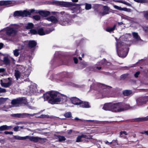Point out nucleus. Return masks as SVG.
Masks as SVG:
<instances>
[{
  "mask_svg": "<svg viewBox=\"0 0 148 148\" xmlns=\"http://www.w3.org/2000/svg\"><path fill=\"white\" fill-rule=\"evenodd\" d=\"M45 100H48L50 97L48 101L49 103L52 104H58L65 102L67 100L66 96L61 94L58 92L52 91L48 92L43 95Z\"/></svg>",
  "mask_w": 148,
  "mask_h": 148,
  "instance_id": "nucleus-1",
  "label": "nucleus"
},
{
  "mask_svg": "<svg viewBox=\"0 0 148 148\" xmlns=\"http://www.w3.org/2000/svg\"><path fill=\"white\" fill-rule=\"evenodd\" d=\"M124 105L122 103H108L105 104L103 108L106 110H111L113 112H117L122 111L129 108H124Z\"/></svg>",
  "mask_w": 148,
  "mask_h": 148,
  "instance_id": "nucleus-2",
  "label": "nucleus"
},
{
  "mask_svg": "<svg viewBox=\"0 0 148 148\" xmlns=\"http://www.w3.org/2000/svg\"><path fill=\"white\" fill-rule=\"evenodd\" d=\"M58 4L63 7L68 8L72 7L74 11L72 12V13L75 12L77 13H79L81 11L80 9V5L76 3H73L71 2L59 1L58 2Z\"/></svg>",
  "mask_w": 148,
  "mask_h": 148,
  "instance_id": "nucleus-3",
  "label": "nucleus"
},
{
  "mask_svg": "<svg viewBox=\"0 0 148 148\" xmlns=\"http://www.w3.org/2000/svg\"><path fill=\"white\" fill-rule=\"evenodd\" d=\"M71 102L73 104L83 108H89L90 106L88 102L83 101L76 97L70 98Z\"/></svg>",
  "mask_w": 148,
  "mask_h": 148,
  "instance_id": "nucleus-4",
  "label": "nucleus"
},
{
  "mask_svg": "<svg viewBox=\"0 0 148 148\" xmlns=\"http://www.w3.org/2000/svg\"><path fill=\"white\" fill-rule=\"evenodd\" d=\"M17 26L15 25H11L3 30L1 33L4 32L8 36H13L17 32Z\"/></svg>",
  "mask_w": 148,
  "mask_h": 148,
  "instance_id": "nucleus-5",
  "label": "nucleus"
},
{
  "mask_svg": "<svg viewBox=\"0 0 148 148\" xmlns=\"http://www.w3.org/2000/svg\"><path fill=\"white\" fill-rule=\"evenodd\" d=\"M46 19L49 21L52 22L53 23H58L63 25H66L68 23V19L66 18L64 20L63 18L58 19L55 16H51L47 18Z\"/></svg>",
  "mask_w": 148,
  "mask_h": 148,
  "instance_id": "nucleus-6",
  "label": "nucleus"
},
{
  "mask_svg": "<svg viewBox=\"0 0 148 148\" xmlns=\"http://www.w3.org/2000/svg\"><path fill=\"white\" fill-rule=\"evenodd\" d=\"M13 83V79L11 77L3 79L0 80V84L1 86L5 88L9 87Z\"/></svg>",
  "mask_w": 148,
  "mask_h": 148,
  "instance_id": "nucleus-7",
  "label": "nucleus"
},
{
  "mask_svg": "<svg viewBox=\"0 0 148 148\" xmlns=\"http://www.w3.org/2000/svg\"><path fill=\"white\" fill-rule=\"evenodd\" d=\"M124 46L120 43L116 45V50L118 55L120 57L122 58H125L127 55V52L123 51V49Z\"/></svg>",
  "mask_w": 148,
  "mask_h": 148,
  "instance_id": "nucleus-8",
  "label": "nucleus"
},
{
  "mask_svg": "<svg viewBox=\"0 0 148 148\" xmlns=\"http://www.w3.org/2000/svg\"><path fill=\"white\" fill-rule=\"evenodd\" d=\"M30 15L29 11L24 10L23 11H17L14 12V16H21L22 17L27 16Z\"/></svg>",
  "mask_w": 148,
  "mask_h": 148,
  "instance_id": "nucleus-9",
  "label": "nucleus"
},
{
  "mask_svg": "<svg viewBox=\"0 0 148 148\" xmlns=\"http://www.w3.org/2000/svg\"><path fill=\"white\" fill-rule=\"evenodd\" d=\"M53 30V29H44L42 28H40L38 30V33L40 35H45L49 34Z\"/></svg>",
  "mask_w": 148,
  "mask_h": 148,
  "instance_id": "nucleus-10",
  "label": "nucleus"
},
{
  "mask_svg": "<svg viewBox=\"0 0 148 148\" xmlns=\"http://www.w3.org/2000/svg\"><path fill=\"white\" fill-rule=\"evenodd\" d=\"M27 139H28L30 141L35 143L38 142L41 139V138L39 137L29 136H27Z\"/></svg>",
  "mask_w": 148,
  "mask_h": 148,
  "instance_id": "nucleus-11",
  "label": "nucleus"
},
{
  "mask_svg": "<svg viewBox=\"0 0 148 148\" xmlns=\"http://www.w3.org/2000/svg\"><path fill=\"white\" fill-rule=\"evenodd\" d=\"M114 8L116 9L121 11H124L128 12H131V10L130 9L127 8H121L116 5H113Z\"/></svg>",
  "mask_w": 148,
  "mask_h": 148,
  "instance_id": "nucleus-12",
  "label": "nucleus"
},
{
  "mask_svg": "<svg viewBox=\"0 0 148 148\" xmlns=\"http://www.w3.org/2000/svg\"><path fill=\"white\" fill-rule=\"evenodd\" d=\"M136 106H141L145 103L143 97H140L138 98L136 100Z\"/></svg>",
  "mask_w": 148,
  "mask_h": 148,
  "instance_id": "nucleus-13",
  "label": "nucleus"
},
{
  "mask_svg": "<svg viewBox=\"0 0 148 148\" xmlns=\"http://www.w3.org/2000/svg\"><path fill=\"white\" fill-rule=\"evenodd\" d=\"M103 9V12L102 13L103 15L108 14L110 12H111L112 10L111 9H110V8L107 6H104Z\"/></svg>",
  "mask_w": 148,
  "mask_h": 148,
  "instance_id": "nucleus-14",
  "label": "nucleus"
},
{
  "mask_svg": "<svg viewBox=\"0 0 148 148\" xmlns=\"http://www.w3.org/2000/svg\"><path fill=\"white\" fill-rule=\"evenodd\" d=\"M84 138L85 139H90L91 138L90 136H88L85 135H82L81 136H78L77 138L76 142H78L82 141L83 140L82 139V138Z\"/></svg>",
  "mask_w": 148,
  "mask_h": 148,
  "instance_id": "nucleus-15",
  "label": "nucleus"
},
{
  "mask_svg": "<svg viewBox=\"0 0 148 148\" xmlns=\"http://www.w3.org/2000/svg\"><path fill=\"white\" fill-rule=\"evenodd\" d=\"M36 113H34L33 114H14L15 116L20 117L21 116L23 117L24 116H33L36 114Z\"/></svg>",
  "mask_w": 148,
  "mask_h": 148,
  "instance_id": "nucleus-16",
  "label": "nucleus"
},
{
  "mask_svg": "<svg viewBox=\"0 0 148 148\" xmlns=\"http://www.w3.org/2000/svg\"><path fill=\"white\" fill-rule=\"evenodd\" d=\"M25 43L28 44L29 47L31 48L34 47L36 45V42L34 40H30L29 41H26Z\"/></svg>",
  "mask_w": 148,
  "mask_h": 148,
  "instance_id": "nucleus-17",
  "label": "nucleus"
},
{
  "mask_svg": "<svg viewBox=\"0 0 148 148\" xmlns=\"http://www.w3.org/2000/svg\"><path fill=\"white\" fill-rule=\"evenodd\" d=\"M38 13L42 16L46 17L49 15L50 14L49 12L48 11H39Z\"/></svg>",
  "mask_w": 148,
  "mask_h": 148,
  "instance_id": "nucleus-18",
  "label": "nucleus"
},
{
  "mask_svg": "<svg viewBox=\"0 0 148 148\" xmlns=\"http://www.w3.org/2000/svg\"><path fill=\"white\" fill-rule=\"evenodd\" d=\"M132 35L136 41H139L141 40L140 38L137 33L133 32L132 33Z\"/></svg>",
  "mask_w": 148,
  "mask_h": 148,
  "instance_id": "nucleus-19",
  "label": "nucleus"
},
{
  "mask_svg": "<svg viewBox=\"0 0 148 148\" xmlns=\"http://www.w3.org/2000/svg\"><path fill=\"white\" fill-rule=\"evenodd\" d=\"M11 127V126H9L6 125H2L0 127V131H4L8 130L10 129V128Z\"/></svg>",
  "mask_w": 148,
  "mask_h": 148,
  "instance_id": "nucleus-20",
  "label": "nucleus"
},
{
  "mask_svg": "<svg viewBox=\"0 0 148 148\" xmlns=\"http://www.w3.org/2000/svg\"><path fill=\"white\" fill-rule=\"evenodd\" d=\"M4 64L6 65H9L10 63V61L8 58L6 57H4L3 60Z\"/></svg>",
  "mask_w": 148,
  "mask_h": 148,
  "instance_id": "nucleus-21",
  "label": "nucleus"
},
{
  "mask_svg": "<svg viewBox=\"0 0 148 148\" xmlns=\"http://www.w3.org/2000/svg\"><path fill=\"white\" fill-rule=\"evenodd\" d=\"M11 3L10 1H0V5H7Z\"/></svg>",
  "mask_w": 148,
  "mask_h": 148,
  "instance_id": "nucleus-22",
  "label": "nucleus"
},
{
  "mask_svg": "<svg viewBox=\"0 0 148 148\" xmlns=\"http://www.w3.org/2000/svg\"><path fill=\"white\" fill-rule=\"evenodd\" d=\"M14 137L15 139L18 140H24L27 139V136L24 137H22L18 136H15Z\"/></svg>",
  "mask_w": 148,
  "mask_h": 148,
  "instance_id": "nucleus-23",
  "label": "nucleus"
},
{
  "mask_svg": "<svg viewBox=\"0 0 148 148\" xmlns=\"http://www.w3.org/2000/svg\"><path fill=\"white\" fill-rule=\"evenodd\" d=\"M19 101H20V100L19 98L13 100L11 102V103L13 105H16L17 104H20Z\"/></svg>",
  "mask_w": 148,
  "mask_h": 148,
  "instance_id": "nucleus-24",
  "label": "nucleus"
},
{
  "mask_svg": "<svg viewBox=\"0 0 148 148\" xmlns=\"http://www.w3.org/2000/svg\"><path fill=\"white\" fill-rule=\"evenodd\" d=\"M19 49H16L13 51V53L14 56L17 57L18 56L20 53Z\"/></svg>",
  "mask_w": 148,
  "mask_h": 148,
  "instance_id": "nucleus-25",
  "label": "nucleus"
},
{
  "mask_svg": "<svg viewBox=\"0 0 148 148\" xmlns=\"http://www.w3.org/2000/svg\"><path fill=\"white\" fill-rule=\"evenodd\" d=\"M21 75L20 73L18 71H15V76L17 80L20 77Z\"/></svg>",
  "mask_w": 148,
  "mask_h": 148,
  "instance_id": "nucleus-26",
  "label": "nucleus"
},
{
  "mask_svg": "<svg viewBox=\"0 0 148 148\" xmlns=\"http://www.w3.org/2000/svg\"><path fill=\"white\" fill-rule=\"evenodd\" d=\"M132 93V92L130 90H125L124 91L123 93L124 95L125 96H128L130 94H131Z\"/></svg>",
  "mask_w": 148,
  "mask_h": 148,
  "instance_id": "nucleus-27",
  "label": "nucleus"
},
{
  "mask_svg": "<svg viewBox=\"0 0 148 148\" xmlns=\"http://www.w3.org/2000/svg\"><path fill=\"white\" fill-rule=\"evenodd\" d=\"M20 101V104L26 103L27 102V100L25 98H19Z\"/></svg>",
  "mask_w": 148,
  "mask_h": 148,
  "instance_id": "nucleus-28",
  "label": "nucleus"
},
{
  "mask_svg": "<svg viewBox=\"0 0 148 148\" xmlns=\"http://www.w3.org/2000/svg\"><path fill=\"white\" fill-rule=\"evenodd\" d=\"M116 27V26L114 25L112 27H108L106 28V31L108 32H111L114 31Z\"/></svg>",
  "mask_w": 148,
  "mask_h": 148,
  "instance_id": "nucleus-29",
  "label": "nucleus"
},
{
  "mask_svg": "<svg viewBox=\"0 0 148 148\" xmlns=\"http://www.w3.org/2000/svg\"><path fill=\"white\" fill-rule=\"evenodd\" d=\"M26 27L27 29H31L34 27V25L32 23H29L27 24Z\"/></svg>",
  "mask_w": 148,
  "mask_h": 148,
  "instance_id": "nucleus-30",
  "label": "nucleus"
},
{
  "mask_svg": "<svg viewBox=\"0 0 148 148\" xmlns=\"http://www.w3.org/2000/svg\"><path fill=\"white\" fill-rule=\"evenodd\" d=\"M106 92L105 91H104L103 92H100L99 95V98H103V97L106 96Z\"/></svg>",
  "mask_w": 148,
  "mask_h": 148,
  "instance_id": "nucleus-31",
  "label": "nucleus"
},
{
  "mask_svg": "<svg viewBox=\"0 0 148 148\" xmlns=\"http://www.w3.org/2000/svg\"><path fill=\"white\" fill-rule=\"evenodd\" d=\"M136 2L140 3H145L148 2V0H134Z\"/></svg>",
  "mask_w": 148,
  "mask_h": 148,
  "instance_id": "nucleus-32",
  "label": "nucleus"
},
{
  "mask_svg": "<svg viewBox=\"0 0 148 148\" xmlns=\"http://www.w3.org/2000/svg\"><path fill=\"white\" fill-rule=\"evenodd\" d=\"M144 17L147 20H148V11H144L143 12Z\"/></svg>",
  "mask_w": 148,
  "mask_h": 148,
  "instance_id": "nucleus-33",
  "label": "nucleus"
},
{
  "mask_svg": "<svg viewBox=\"0 0 148 148\" xmlns=\"http://www.w3.org/2000/svg\"><path fill=\"white\" fill-rule=\"evenodd\" d=\"M148 120V117H144L138 118L137 119L138 121H144Z\"/></svg>",
  "mask_w": 148,
  "mask_h": 148,
  "instance_id": "nucleus-34",
  "label": "nucleus"
},
{
  "mask_svg": "<svg viewBox=\"0 0 148 148\" xmlns=\"http://www.w3.org/2000/svg\"><path fill=\"white\" fill-rule=\"evenodd\" d=\"M127 134V132L125 131H121L120 132V137H123L124 135H126Z\"/></svg>",
  "mask_w": 148,
  "mask_h": 148,
  "instance_id": "nucleus-35",
  "label": "nucleus"
},
{
  "mask_svg": "<svg viewBox=\"0 0 148 148\" xmlns=\"http://www.w3.org/2000/svg\"><path fill=\"white\" fill-rule=\"evenodd\" d=\"M91 8V4L88 3H86L85 9L87 10H88L90 9Z\"/></svg>",
  "mask_w": 148,
  "mask_h": 148,
  "instance_id": "nucleus-36",
  "label": "nucleus"
},
{
  "mask_svg": "<svg viewBox=\"0 0 148 148\" xmlns=\"http://www.w3.org/2000/svg\"><path fill=\"white\" fill-rule=\"evenodd\" d=\"M58 137L59 140L60 141L65 140L66 139L63 136H59Z\"/></svg>",
  "mask_w": 148,
  "mask_h": 148,
  "instance_id": "nucleus-37",
  "label": "nucleus"
},
{
  "mask_svg": "<svg viewBox=\"0 0 148 148\" xmlns=\"http://www.w3.org/2000/svg\"><path fill=\"white\" fill-rule=\"evenodd\" d=\"M120 2V3H123L124 4H125L126 5H128L129 6H131V4H130L127 2H126L125 1L121 0V1Z\"/></svg>",
  "mask_w": 148,
  "mask_h": 148,
  "instance_id": "nucleus-38",
  "label": "nucleus"
},
{
  "mask_svg": "<svg viewBox=\"0 0 148 148\" xmlns=\"http://www.w3.org/2000/svg\"><path fill=\"white\" fill-rule=\"evenodd\" d=\"M33 18L37 21H38L40 19V16L39 15H36L34 16H33Z\"/></svg>",
  "mask_w": 148,
  "mask_h": 148,
  "instance_id": "nucleus-39",
  "label": "nucleus"
},
{
  "mask_svg": "<svg viewBox=\"0 0 148 148\" xmlns=\"http://www.w3.org/2000/svg\"><path fill=\"white\" fill-rule=\"evenodd\" d=\"M6 98H0V104H1L4 102L6 100Z\"/></svg>",
  "mask_w": 148,
  "mask_h": 148,
  "instance_id": "nucleus-40",
  "label": "nucleus"
},
{
  "mask_svg": "<svg viewBox=\"0 0 148 148\" xmlns=\"http://www.w3.org/2000/svg\"><path fill=\"white\" fill-rule=\"evenodd\" d=\"M30 31L31 33L34 34H36L37 33V31L35 29H31Z\"/></svg>",
  "mask_w": 148,
  "mask_h": 148,
  "instance_id": "nucleus-41",
  "label": "nucleus"
},
{
  "mask_svg": "<svg viewBox=\"0 0 148 148\" xmlns=\"http://www.w3.org/2000/svg\"><path fill=\"white\" fill-rule=\"evenodd\" d=\"M64 115L66 117H70L71 116V113L70 112H68L65 113Z\"/></svg>",
  "mask_w": 148,
  "mask_h": 148,
  "instance_id": "nucleus-42",
  "label": "nucleus"
},
{
  "mask_svg": "<svg viewBox=\"0 0 148 148\" xmlns=\"http://www.w3.org/2000/svg\"><path fill=\"white\" fill-rule=\"evenodd\" d=\"M100 86L102 89H106L107 88L106 86L103 84H100Z\"/></svg>",
  "mask_w": 148,
  "mask_h": 148,
  "instance_id": "nucleus-43",
  "label": "nucleus"
},
{
  "mask_svg": "<svg viewBox=\"0 0 148 148\" xmlns=\"http://www.w3.org/2000/svg\"><path fill=\"white\" fill-rule=\"evenodd\" d=\"M143 98L144 99V101L146 103L148 101V96L143 97Z\"/></svg>",
  "mask_w": 148,
  "mask_h": 148,
  "instance_id": "nucleus-44",
  "label": "nucleus"
},
{
  "mask_svg": "<svg viewBox=\"0 0 148 148\" xmlns=\"http://www.w3.org/2000/svg\"><path fill=\"white\" fill-rule=\"evenodd\" d=\"M6 90L4 88H0V92H6Z\"/></svg>",
  "mask_w": 148,
  "mask_h": 148,
  "instance_id": "nucleus-45",
  "label": "nucleus"
},
{
  "mask_svg": "<svg viewBox=\"0 0 148 148\" xmlns=\"http://www.w3.org/2000/svg\"><path fill=\"white\" fill-rule=\"evenodd\" d=\"M4 133L5 134H12L13 133V132H8V131H5L4 132Z\"/></svg>",
  "mask_w": 148,
  "mask_h": 148,
  "instance_id": "nucleus-46",
  "label": "nucleus"
},
{
  "mask_svg": "<svg viewBox=\"0 0 148 148\" xmlns=\"http://www.w3.org/2000/svg\"><path fill=\"white\" fill-rule=\"evenodd\" d=\"M41 139L39 141L41 143H44L46 141V139L44 138H41Z\"/></svg>",
  "mask_w": 148,
  "mask_h": 148,
  "instance_id": "nucleus-47",
  "label": "nucleus"
},
{
  "mask_svg": "<svg viewBox=\"0 0 148 148\" xmlns=\"http://www.w3.org/2000/svg\"><path fill=\"white\" fill-rule=\"evenodd\" d=\"M140 73V72L139 71H138L137 72H136L134 75L135 77H138V76L139 75Z\"/></svg>",
  "mask_w": 148,
  "mask_h": 148,
  "instance_id": "nucleus-48",
  "label": "nucleus"
},
{
  "mask_svg": "<svg viewBox=\"0 0 148 148\" xmlns=\"http://www.w3.org/2000/svg\"><path fill=\"white\" fill-rule=\"evenodd\" d=\"M127 76V75L126 74L122 75L121 76V78L122 79H124Z\"/></svg>",
  "mask_w": 148,
  "mask_h": 148,
  "instance_id": "nucleus-49",
  "label": "nucleus"
},
{
  "mask_svg": "<svg viewBox=\"0 0 148 148\" xmlns=\"http://www.w3.org/2000/svg\"><path fill=\"white\" fill-rule=\"evenodd\" d=\"M5 71V69L3 68L0 69V73H3Z\"/></svg>",
  "mask_w": 148,
  "mask_h": 148,
  "instance_id": "nucleus-50",
  "label": "nucleus"
},
{
  "mask_svg": "<svg viewBox=\"0 0 148 148\" xmlns=\"http://www.w3.org/2000/svg\"><path fill=\"white\" fill-rule=\"evenodd\" d=\"M19 128L18 126H16L14 128V130L15 131H17Z\"/></svg>",
  "mask_w": 148,
  "mask_h": 148,
  "instance_id": "nucleus-51",
  "label": "nucleus"
},
{
  "mask_svg": "<svg viewBox=\"0 0 148 148\" xmlns=\"http://www.w3.org/2000/svg\"><path fill=\"white\" fill-rule=\"evenodd\" d=\"M74 60V62L76 64L78 62V60L75 57L73 58Z\"/></svg>",
  "mask_w": 148,
  "mask_h": 148,
  "instance_id": "nucleus-52",
  "label": "nucleus"
},
{
  "mask_svg": "<svg viewBox=\"0 0 148 148\" xmlns=\"http://www.w3.org/2000/svg\"><path fill=\"white\" fill-rule=\"evenodd\" d=\"M47 116L45 115H41L39 117L40 118H46L47 117Z\"/></svg>",
  "mask_w": 148,
  "mask_h": 148,
  "instance_id": "nucleus-53",
  "label": "nucleus"
},
{
  "mask_svg": "<svg viewBox=\"0 0 148 148\" xmlns=\"http://www.w3.org/2000/svg\"><path fill=\"white\" fill-rule=\"evenodd\" d=\"M142 134H145L146 135H148V130L147 131H145L143 132H142Z\"/></svg>",
  "mask_w": 148,
  "mask_h": 148,
  "instance_id": "nucleus-54",
  "label": "nucleus"
},
{
  "mask_svg": "<svg viewBox=\"0 0 148 148\" xmlns=\"http://www.w3.org/2000/svg\"><path fill=\"white\" fill-rule=\"evenodd\" d=\"M28 11H29L30 12V14L31 13H32L34 11V10L32 9L31 10H28Z\"/></svg>",
  "mask_w": 148,
  "mask_h": 148,
  "instance_id": "nucleus-55",
  "label": "nucleus"
},
{
  "mask_svg": "<svg viewBox=\"0 0 148 148\" xmlns=\"http://www.w3.org/2000/svg\"><path fill=\"white\" fill-rule=\"evenodd\" d=\"M3 44L2 43H0V49H1L3 47Z\"/></svg>",
  "mask_w": 148,
  "mask_h": 148,
  "instance_id": "nucleus-56",
  "label": "nucleus"
},
{
  "mask_svg": "<svg viewBox=\"0 0 148 148\" xmlns=\"http://www.w3.org/2000/svg\"><path fill=\"white\" fill-rule=\"evenodd\" d=\"M116 143V140H113L112 141V142H110V143H109V145H110V144H112V143Z\"/></svg>",
  "mask_w": 148,
  "mask_h": 148,
  "instance_id": "nucleus-57",
  "label": "nucleus"
},
{
  "mask_svg": "<svg viewBox=\"0 0 148 148\" xmlns=\"http://www.w3.org/2000/svg\"><path fill=\"white\" fill-rule=\"evenodd\" d=\"M72 130H69L68 131L67 133L69 134H70L72 133Z\"/></svg>",
  "mask_w": 148,
  "mask_h": 148,
  "instance_id": "nucleus-58",
  "label": "nucleus"
},
{
  "mask_svg": "<svg viewBox=\"0 0 148 148\" xmlns=\"http://www.w3.org/2000/svg\"><path fill=\"white\" fill-rule=\"evenodd\" d=\"M113 1L115 2H119V3H120V2H119V1H121V0H113Z\"/></svg>",
  "mask_w": 148,
  "mask_h": 148,
  "instance_id": "nucleus-59",
  "label": "nucleus"
},
{
  "mask_svg": "<svg viewBox=\"0 0 148 148\" xmlns=\"http://www.w3.org/2000/svg\"><path fill=\"white\" fill-rule=\"evenodd\" d=\"M125 18L126 19L129 20H131V19H132V18L128 17H126Z\"/></svg>",
  "mask_w": 148,
  "mask_h": 148,
  "instance_id": "nucleus-60",
  "label": "nucleus"
},
{
  "mask_svg": "<svg viewBox=\"0 0 148 148\" xmlns=\"http://www.w3.org/2000/svg\"><path fill=\"white\" fill-rule=\"evenodd\" d=\"M125 36L127 37H130V35L129 34H126L125 35Z\"/></svg>",
  "mask_w": 148,
  "mask_h": 148,
  "instance_id": "nucleus-61",
  "label": "nucleus"
},
{
  "mask_svg": "<svg viewBox=\"0 0 148 148\" xmlns=\"http://www.w3.org/2000/svg\"><path fill=\"white\" fill-rule=\"evenodd\" d=\"M104 142L106 144H108L109 145V142L108 141H104Z\"/></svg>",
  "mask_w": 148,
  "mask_h": 148,
  "instance_id": "nucleus-62",
  "label": "nucleus"
},
{
  "mask_svg": "<svg viewBox=\"0 0 148 148\" xmlns=\"http://www.w3.org/2000/svg\"><path fill=\"white\" fill-rule=\"evenodd\" d=\"M72 1L74 2H77L78 1V0H72Z\"/></svg>",
  "mask_w": 148,
  "mask_h": 148,
  "instance_id": "nucleus-63",
  "label": "nucleus"
},
{
  "mask_svg": "<svg viewBox=\"0 0 148 148\" xmlns=\"http://www.w3.org/2000/svg\"><path fill=\"white\" fill-rule=\"evenodd\" d=\"M25 72H26L27 73H28V74L30 72V70H29L28 69L27 70V71H25Z\"/></svg>",
  "mask_w": 148,
  "mask_h": 148,
  "instance_id": "nucleus-64",
  "label": "nucleus"
}]
</instances>
